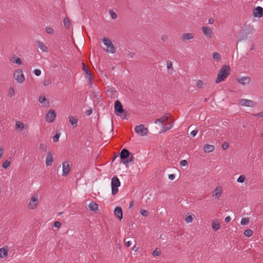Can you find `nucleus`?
<instances>
[{
  "mask_svg": "<svg viewBox=\"0 0 263 263\" xmlns=\"http://www.w3.org/2000/svg\"><path fill=\"white\" fill-rule=\"evenodd\" d=\"M246 177L243 175H240L237 179V182L240 183H242L245 181Z\"/></svg>",
  "mask_w": 263,
  "mask_h": 263,
  "instance_id": "2f4dec72",
  "label": "nucleus"
},
{
  "mask_svg": "<svg viewBox=\"0 0 263 263\" xmlns=\"http://www.w3.org/2000/svg\"><path fill=\"white\" fill-rule=\"evenodd\" d=\"M4 152V150L3 147L2 146H0V159L2 157Z\"/></svg>",
  "mask_w": 263,
  "mask_h": 263,
  "instance_id": "8fccbe9b",
  "label": "nucleus"
},
{
  "mask_svg": "<svg viewBox=\"0 0 263 263\" xmlns=\"http://www.w3.org/2000/svg\"><path fill=\"white\" fill-rule=\"evenodd\" d=\"M69 122L71 126L73 127H76L77 126L78 119L76 118L75 117L72 116H69L68 117Z\"/></svg>",
  "mask_w": 263,
  "mask_h": 263,
  "instance_id": "aec40b11",
  "label": "nucleus"
},
{
  "mask_svg": "<svg viewBox=\"0 0 263 263\" xmlns=\"http://www.w3.org/2000/svg\"><path fill=\"white\" fill-rule=\"evenodd\" d=\"M39 203V195L37 194H33L29 199L27 208L30 210L35 209Z\"/></svg>",
  "mask_w": 263,
  "mask_h": 263,
  "instance_id": "f03ea898",
  "label": "nucleus"
},
{
  "mask_svg": "<svg viewBox=\"0 0 263 263\" xmlns=\"http://www.w3.org/2000/svg\"><path fill=\"white\" fill-rule=\"evenodd\" d=\"M115 112L116 114L117 113L121 114L124 111L122 104L119 101H116L114 105Z\"/></svg>",
  "mask_w": 263,
  "mask_h": 263,
  "instance_id": "f8f14e48",
  "label": "nucleus"
},
{
  "mask_svg": "<svg viewBox=\"0 0 263 263\" xmlns=\"http://www.w3.org/2000/svg\"><path fill=\"white\" fill-rule=\"evenodd\" d=\"M161 40L163 41H165L167 40V36L166 35H164L162 36Z\"/></svg>",
  "mask_w": 263,
  "mask_h": 263,
  "instance_id": "052dcab7",
  "label": "nucleus"
},
{
  "mask_svg": "<svg viewBox=\"0 0 263 263\" xmlns=\"http://www.w3.org/2000/svg\"><path fill=\"white\" fill-rule=\"evenodd\" d=\"M187 164V161L186 160H182L180 162V165L181 166H185Z\"/></svg>",
  "mask_w": 263,
  "mask_h": 263,
  "instance_id": "de8ad7c7",
  "label": "nucleus"
},
{
  "mask_svg": "<svg viewBox=\"0 0 263 263\" xmlns=\"http://www.w3.org/2000/svg\"><path fill=\"white\" fill-rule=\"evenodd\" d=\"M39 101V102L41 104H42L43 106H47L46 104L47 99L45 96H42L40 97Z\"/></svg>",
  "mask_w": 263,
  "mask_h": 263,
  "instance_id": "cd10ccee",
  "label": "nucleus"
},
{
  "mask_svg": "<svg viewBox=\"0 0 263 263\" xmlns=\"http://www.w3.org/2000/svg\"><path fill=\"white\" fill-rule=\"evenodd\" d=\"M15 128H19L21 130H22L24 128V125L21 121H17L15 122Z\"/></svg>",
  "mask_w": 263,
  "mask_h": 263,
  "instance_id": "bb28decb",
  "label": "nucleus"
},
{
  "mask_svg": "<svg viewBox=\"0 0 263 263\" xmlns=\"http://www.w3.org/2000/svg\"><path fill=\"white\" fill-rule=\"evenodd\" d=\"M215 147L213 145L206 144L204 146V151L205 153H210L214 151Z\"/></svg>",
  "mask_w": 263,
  "mask_h": 263,
  "instance_id": "5701e85b",
  "label": "nucleus"
},
{
  "mask_svg": "<svg viewBox=\"0 0 263 263\" xmlns=\"http://www.w3.org/2000/svg\"><path fill=\"white\" fill-rule=\"evenodd\" d=\"M89 79V81L90 85L91 86L92 85V83H93L92 79V77L91 76V78L90 79Z\"/></svg>",
  "mask_w": 263,
  "mask_h": 263,
  "instance_id": "0e129e2a",
  "label": "nucleus"
},
{
  "mask_svg": "<svg viewBox=\"0 0 263 263\" xmlns=\"http://www.w3.org/2000/svg\"><path fill=\"white\" fill-rule=\"evenodd\" d=\"M134 201H132L130 203H129V208L130 209L133 207V206L134 205Z\"/></svg>",
  "mask_w": 263,
  "mask_h": 263,
  "instance_id": "680f3d73",
  "label": "nucleus"
},
{
  "mask_svg": "<svg viewBox=\"0 0 263 263\" xmlns=\"http://www.w3.org/2000/svg\"><path fill=\"white\" fill-rule=\"evenodd\" d=\"M82 64H83V69L85 72V76L86 78L90 79L91 76L90 72H89V71L88 70L87 68L86 67L84 63H83Z\"/></svg>",
  "mask_w": 263,
  "mask_h": 263,
  "instance_id": "393cba45",
  "label": "nucleus"
},
{
  "mask_svg": "<svg viewBox=\"0 0 263 263\" xmlns=\"http://www.w3.org/2000/svg\"><path fill=\"white\" fill-rule=\"evenodd\" d=\"M196 86L199 88H202L203 86V83L201 80H198L196 81Z\"/></svg>",
  "mask_w": 263,
  "mask_h": 263,
  "instance_id": "a19ab883",
  "label": "nucleus"
},
{
  "mask_svg": "<svg viewBox=\"0 0 263 263\" xmlns=\"http://www.w3.org/2000/svg\"><path fill=\"white\" fill-rule=\"evenodd\" d=\"M133 250L136 251L137 250V249L136 248V247L135 246L133 248Z\"/></svg>",
  "mask_w": 263,
  "mask_h": 263,
  "instance_id": "774afa93",
  "label": "nucleus"
},
{
  "mask_svg": "<svg viewBox=\"0 0 263 263\" xmlns=\"http://www.w3.org/2000/svg\"><path fill=\"white\" fill-rule=\"evenodd\" d=\"M132 245V241H127L125 242V246L126 247H129Z\"/></svg>",
  "mask_w": 263,
  "mask_h": 263,
  "instance_id": "bf43d9fd",
  "label": "nucleus"
},
{
  "mask_svg": "<svg viewBox=\"0 0 263 263\" xmlns=\"http://www.w3.org/2000/svg\"><path fill=\"white\" fill-rule=\"evenodd\" d=\"M253 234V231L251 229H247L244 232V235L247 237H250Z\"/></svg>",
  "mask_w": 263,
  "mask_h": 263,
  "instance_id": "473e14b6",
  "label": "nucleus"
},
{
  "mask_svg": "<svg viewBox=\"0 0 263 263\" xmlns=\"http://www.w3.org/2000/svg\"><path fill=\"white\" fill-rule=\"evenodd\" d=\"M140 214L144 217H147L148 215V212L145 210L142 209L140 210Z\"/></svg>",
  "mask_w": 263,
  "mask_h": 263,
  "instance_id": "37998d69",
  "label": "nucleus"
},
{
  "mask_svg": "<svg viewBox=\"0 0 263 263\" xmlns=\"http://www.w3.org/2000/svg\"><path fill=\"white\" fill-rule=\"evenodd\" d=\"M172 127V125H170V126H168V127H167L165 129V130H169L170 129H171Z\"/></svg>",
  "mask_w": 263,
  "mask_h": 263,
  "instance_id": "69168bd1",
  "label": "nucleus"
},
{
  "mask_svg": "<svg viewBox=\"0 0 263 263\" xmlns=\"http://www.w3.org/2000/svg\"><path fill=\"white\" fill-rule=\"evenodd\" d=\"M120 181L118 177H114L111 179V192L113 195L116 194L118 192V187L120 186Z\"/></svg>",
  "mask_w": 263,
  "mask_h": 263,
  "instance_id": "39448f33",
  "label": "nucleus"
},
{
  "mask_svg": "<svg viewBox=\"0 0 263 263\" xmlns=\"http://www.w3.org/2000/svg\"><path fill=\"white\" fill-rule=\"evenodd\" d=\"M109 13L112 19L115 20L117 18V14L113 10H109Z\"/></svg>",
  "mask_w": 263,
  "mask_h": 263,
  "instance_id": "79ce46f5",
  "label": "nucleus"
},
{
  "mask_svg": "<svg viewBox=\"0 0 263 263\" xmlns=\"http://www.w3.org/2000/svg\"><path fill=\"white\" fill-rule=\"evenodd\" d=\"M15 94V91L13 87H11L9 88V91H8V95L10 97H12L14 96Z\"/></svg>",
  "mask_w": 263,
  "mask_h": 263,
  "instance_id": "e433bc0d",
  "label": "nucleus"
},
{
  "mask_svg": "<svg viewBox=\"0 0 263 263\" xmlns=\"http://www.w3.org/2000/svg\"><path fill=\"white\" fill-rule=\"evenodd\" d=\"M203 34L208 37L211 38L213 32L211 29L209 27L204 26L202 28Z\"/></svg>",
  "mask_w": 263,
  "mask_h": 263,
  "instance_id": "2eb2a0df",
  "label": "nucleus"
},
{
  "mask_svg": "<svg viewBox=\"0 0 263 263\" xmlns=\"http://www.w3.org/2000/svg\"><path fill=\"white\" fill-rule=\"evenodd\" d=\"M254 49H255V46L253 45H252V46H251V50H254Z\"/></svg>",
  "mask_w": 263,
  "mask_h": 263,
  "instance_id": "338daca9",
  "label": "nucleus"
},
{
  "mask_svg": "<svg viewBox=\"0 0 263 263\" xmlns=\"http://www.w3.org/2000/svg\"><path fill=\"white\" fill-rule=\"evenodd\" d=\"M92 113V110L91 109H89L86 111V115L87 116H89Z\"/></svg>",
  "mask_w": 263,
  "mask_h": 263,
  "instance_id": "5fc2aeb1",
  "label": "nucleus"
},
{
  "mask_svg": "<svg viewBox=\"0 0 263 263\" xmlns=\"http://www.w3.org/2000/svg\"><path fill=\"white\" fill-rule=\"evenodd\" d=\"M40 149L44 152H47V147L46 145L44 143H41L40 145Z\"/></svg>",
  "mask_w": 263,
  "mask_h": 263,
  "instance_id": "c9c22d12",
  "label": "nucleus"
},
{
  "mask_svg": "<svg viewBox=\"0 0 263 263\" xmlns=\"http://www.w3.org/2000/svg\"><path fill=\"white\" fill-rule=\"evenodd\" d=\"M115 215L120 220L123 218L122 210L121 207L117 206L114 210Z\"/></svg>",
  "mask_w": 263,
  "mask_h": 263,
  "instance_id": "dca6fc26",
  "label": "nucleus"
},
{
  "mask_svg": "<svg viewBox=\"0 0 263 263\" xmlns=\"http://www.w3.org/2000/svg\"><path fill=\"white\" fill-rule=\"evenodd\" d=\"M10 62L17 65H22V62L21 59L17 57L16 55H14L12 57V58L10 60Z\"/></svg>",
  "mask_w": 263,
  "mask_h": 263,
  "instance_id": "4be33fe9",
  "label": "nucleus"
},
{
  "mask_svg": "<svg viewBox=\"0 0 263 263\" xmlns=\"http://www.w3.org/2000/svg\"><path fill=\"white\" fill-rule=\"evenodd\" d=\"M253 116H254L255 117H263V113L259 112L258 114H253Z\"/></svg>",
  "mask_w": 263,
  "mask_h": 263,
  "instance_id": "6e6d98bb",
  "label": "nucleus"
},
{
  "mask_svg": "<svg viewBox=\"0 0 263 263\" xmlns=\"http://www.w3.org/2000/svg\"><path fill=\"white\" fill-rule=\"evenodd\" d=\"M88 206L92 211H96L98 209V204L94 202H90Z\"/></svg>",
  "mask_w": 263,
  "mask_h": 263,
  "instance_id": "a878e982",
  "label": "nucleus"
},
{
  "mask_svg": "<svg viewBox=\"0 0 263 263\" xmlns=\"http://www.w3.org/2000/svg\"><path fill=\"white\" fill-rule=\"evenodd\" d=\"M249 222V218L248 217L247 218H242L241 219L240 224L241 226H246L247 225Z\"/></svg>",
  "mask_w": 263,
  "mask_h": 263,
  "instance_id": "c756f323",
  "label": "nucleus"
},
{
  "mask_svg": "<svg viewBox=\"0 0 263 263\" xmlns=\"http://www.w3.org/2000/svg\"><path fill=\"white\" fill-rule=\"evenodd\" d=\"M61 225V223L59 221H55L54 223V227L55 228H59Z\"/></svg>",
  "mask_w": 263,
  "mask_h": 263,
  "instance_id": "603ef678",
  "label": "nucleus"
},
{
  "mask_svg": "<svg viewBox=\"0 0 263 263\" xmlns=\"http://www.w3.org/2000/svg\"><path fill=\"white\" fill-rule=\"evenodd\" d=\"M197 133H198L197 130H193L191 132L190 135L192 137H194L196 136Z\"/></svg>",
  "mask_w": 263,
  "mask_h": 263,
  "instance_id": "09e8293b",
  "label": "nucleus"
},
{
  "mask_svg": "<svg viewBox=\"0 0 263 263\" xmlns=\"http://www.w3.org/2000/svg\"><path fill=\"white\" fill-rule=\"evenodd\" d=\"M8 247H3L0 248V257L1 258H5L8 255Z\"/></svg>",
  "mask_w": 263,
  "mask_h": 263,
  "instance_id": "412c9836",
  "label": "nucleus"
},
{
  "mask_svg": "<svg viewBox=\"0 0 263 263\" xmlns=\"http://www.w3.org/2000/svg\"><path fill=\"white\" fill-rule=\"evenodd\" d=\"M221 55L218 52H214L213 53V58L216 61H218L220 59Z\"/></svg>",
  "mask_w": 263,
  "mask_h": 263,
  "instance_id": "72a5a7b5",
  "label": "nucleus"
},
{
  "mask_svg": "<svg viewBox=\"0 0 263 263\" xmlns=\"http://www.w3.org/2000/svg\"><path fill=\"white\" fill-rule=\"evenodd\" d=\"M212 227L215 231H217L220 228L219 224L215 222L212 223Z\"/></svg>",
  "mask_w": 263,
  "mask_h": 263,
  "instance_id": "f704fd0d",
  "label": "nucleus"
},
{
  "mask_svg": "<svg viewBox=\"0 0 263 263\" xmlns=\"http://www.w3.org/2000/svg\"><path fill=\"white\" fill-rule=\"evenodd\" d=\"M60 137V133H56L55 135L53 137V141L54 142H57L59 141V138Z\"/></svg>",
  "mask_w": 263,
  "mask_h": 263,
  "instance_id": "58836bf2",
  "label": "nucleus"
},
{
  "mask_svg": "<svg viewBox=\"0 0 263 263\" xmlns=\"http://www.w3.org/2000/svg\"><path fill=\"white\" fill-rule=\"evenodd\" d=\"M222 147L223 149H227L229 147V145L228 143H224L222 145Z\"/></svg>",
  "mask_w": 263,
  "mask_h": 263,
  "instance_id": "864d4df0",
  "label": "nucleus"
},
{
  "mask_svg": "<svg viewBox=\"0 0 263 263\" xmlns=\"http://www.w3.org/2000/svg\"><path fill=\"white\" fill-rule=\"evenodd\" d=\"M13 77L16 82L18 84H22L25 81V76L22 69L15 70Z\"/></svg>",
  "mask_w": 263,
  "mask_h": 263,
  "instance_id": "20e7f679",
  "label": "nucleus"
},
{
  "mask_svg": "<svg viewBox=\"0 0 263 263\" xmlns=\"http://www.w3.org/2000/svg\"><path fill=\"white\" fill-rule=\"evenodd\" d=\"M214 23V20L213 18L209 19V23L212 24Z\"/></svg>",
  "mask_w": 263,
  "mask_h": 263,
  "instance_id": "e2e57ef3",
  "label": "nucleus"
},
{
  "mask_svg": "<svg viewBox=\"0 0 263 263\" xmlns=\"http://www.w3.org/2000/svg\"><path fill=\"white\" fill-rule=\"evenodd\" d=\"M46 31L48 34H51L53 33L54 30L52 28L47 27L46 28Z\"/></svg>",
  "mask_w": 263,
  "mask_h": 263,
  "instance_id": "a18cd8bd",
  "label": "nucleus"
},
{
  "mask_svg": "<svg viewBox=\"0 0 263 263\" xmlns=\"http://www.w3.org/2000/svg\"><path fill=\"white\" fill-rule=\"evenodd\" d=\"M263 15V8L258 6L253 10V16L255 17L260 18Z\"/></svg>",
  "mask_w": 263,
  "mask_h": 263,
  "instance_id": "9b49d317",
  "label": "nucleus"
},
{
  "mask_svg": "<svg viewBox=\"0 0 263 263\" xmlns=\"http://www.w3.org/2000/svg\"><path fill=\"white\" fill-rule=\"evenodd\" d=\"M53 161V154L50 152H47V155L46 158V165L47 166H51L52 164V162Z\"/></svg>",
  "mask_w": 263,
  "mask_h": 263,
  "instance_id": "4468645a",
  "label": "nucleus"
},
{
  "mask_svg": "<svg viewBox=\"0 0 263 263\" xmlns=\"http://www.w3.org/2000/svg\"><path fill=\"white\" fill-rule=\"evenodd\" d=\"M167 68L168 69L172 68V63L171 62H169L167 63Z\"/></svg>",
  "mask_w": 263,
  "mask_h": 263,
  "instance_id": "4d7b16f0",
  "label": "nucleus"
},
{
  "mask_svg": "<svg viewBox=\"0 0 263 263\" xmlns=\"http://www.w3.org/2000/svg\"><path fill=\"white\" fill-rule=\"evenodd\" d=\"M161 254V251L160 249H155L152 253V255L154 256H159Z\"/></svg>",
  "mask_w": 263,
  "mask_h": 263,
  "instance_id": "4c0bfd02",
  "label": "nucleus"
},
{
  "mask_svg": "<svg viewBox=\"0 0 263 263\" xmlns=\"http://www.w3.org/2000/svg\"><path fill=\"white\" fill-rule=\"evenodd\" d=\"M135 132L140 136H145L148 133V129L143 124H140L135 127Z\"/></svg>",
  "mask_w": 263,
  "mask_h": 263,
  "instance_id": "423d86ee",
  "label": "nucleus"
},
{
  "mask_svg": "<svg viewBox=\"0 0 263 263\" xmlns=\"http://www.w3.org/2000/svg\"><path fill=\"white\" fill-rule=\"evenodd\" d=\"M70 171V165L68 162H64L62 163V176H67Z\"/></svg>",
  "mask_w": 263,
  "mask_h": 263,
  "instance_id": "6e6552de",
  "label": "nucleus"
},
{
  "mask_svg": "<svg viewBox=\"0 0 263 263\" xmlns=\"http://www.w3.org/2000/svg\"><path fill=\"white\" fill-rule=\"evenodd\" d=\"M238 104L242 106L254 107L257 104L254 101L246 99H242L239 100Z\"/></svg>",
  "mask_w": 263,
  "mask_h": 263,
  "instance_id": "0eeeda50",
  "label": "nucleus"
},
{
  "mask_svg": "<svg viewBox=\"0 0 263 263\" xmlns=\"http://www.w3.org/2000/svg\"><path fill=\"white\" fill-rule=\"evenodd\" d=\"M193 216L189 215L186 217L185 220L187 223H191L193 221Z\"/></svg>",
  "mask_w": 263,
  "mask_h": 263,
  "instance_id": "c03bdc74",
  "label": "nucleus"
},
{
  "mask_svg": "<svg viewBox=\"0 0 263 263\" xmlns=\"http://www.w3.org/2000/svg\"><path fill=\"white\" fill-rule=\"evenodd\" d=\"M10 165V162L8 160H6L5 161V162H4V163H3L2 164V167L6 169L7 168H8Z\"/></svg>",
  "mask_w": 263,
  "mask_h": 263,
  "instance_id": "ea45409f",
  "label": "nucleus"
},
{
  "mask_svg": "<svg viewBox=\"0 0 263 263\" xmlns=\"http://www.w3.org/2000/svg\"><path fill=\"white\" fill-rule=\"evenodd\" d=\"M64 26L66 28H69L70 27V21L68 18L66 17L63 20Z\"/></svg>",
  "mask_w": 263,
  "mask_h": 263,
  "instance_id": "7c9ffc66",
  "label": "nucleus"
},
{
  "mask_svg": "<svg viewBox=\"0 0 263 263\" xmlns=\"http://www.w3.org/2000/svg\"><path fill=\"white\" fill-rule=\"evenodd\" d=\"M56 117V114L55 111L51 109L50 110L46 116V120L47 122L49 123L52 122L55 119Z\"/></svg>",
  "mask_w": 263,
  "mask_h": 263,
  "instance_id": "1a4fd4ad",
  "label": "nucleus"
},
{
  "mask_svg": "<svg viewBox=\"0 0 263 263\" xmlns=\"http://www.w3.org/2000/svg\"><path fill=\"white\" fill-rule=\"evenodd\" d=\"M222 189L220 186H217L213 192V197L216 199H218L221 195Z\"/></svg>",
  "mask_w": 263,
  "mask_h": 263,
  "instance_id": "a211bd4d",
  "label": "nucleus"
},
{
  "mask_svg": "<svg viewBox=\"0 0 263 263\" xmlns=\"http://www.w3.org/2000/svg\"><path fill=\"white\" fill-rule=\"evenodd\" d=\"M130 153L129 151L126 148H123L121 151L120 157L122 163H123V162H125L127 159L128 157H129Z\"/></svg>",
  "mask_w": 263,
  "mask_h": 263,
  "instance_id": "9d476101",
  "label": "nucleus"
},
{
  "mask_svg": "<svg viewBox=\"0 0 263 263\" xmlns=\"http://www.w3.org/2000/svg\"><path fill=\"white\" fill-rule=\"evenodd\" d=\"M237 82L242 85H247L251 82L249 77H241L237 79Z\"/></svg>",
  "mask_w": 263,
  "mask_h": 263,
  "instance_id": "ddd939ff",
  "label": "nucleus"
},
{
  "mask_svg": "<svg viewBox=\"0 0 263 263\" xmlns=\"http://www.w3.org/2000/svg\"><path fill=\"white\" fill-rule=\"evenodd\" d=\"M134 159L135 158L133 155L132 154V153H130L129 157H128L127 159L125 162H123V164L127 165L128 163L132 162Z\"/></svg>",
  "mask_w": 263,
  "mask_h": 263,
  "instance_id": "c85d7f7f",
  "label": "nucleus"
},
{
  "mask_svg": "<svg viewBox=\"0 0 263 263\" xmlns=\"http://www.w3.org/2000/svg\"><path fill=\"white\" fill-rule=\"evenodd\" d=\"M169 118V114H165L164 116L159 118L158 119H157L155 121V123L157 124L158 123H163L165 120Z\"/></svg>",
  "mask_w": 263,
  "mask_h": 263,
  "instance_id": "b1692460",
  "label": "nucleus"
},
{
  "mask_svg": "<svg viewBox=\"0 0 263 263\" xmlns=\"http://www.w3.org/2000/svg\"><path fill=\"white\" fill-rule=\"evenodd\" d=\"M194 34L192 33H185L182 34L181 39L182 41L186 42L194 38Z\"/></svg>",
  "mask_w": 263,
  "mask_h": 263,
  "instance_id": "f3484780",
  "label": "nucleus"
},
{
  "mask_svg": "<svg viewBox=\"0 0 263 263\" xmlns=\"http://www.w3.org/2000/svg\"><path fill=\"white\" fill-rule=\"evenodd\" d=\"M103 42L105 46H106V51L109 53H115L116 52V48L113 45L111 40L108 38L105 37L103 39Z\"/></svg>",
  "mask_w": 263,
  "mask_h": 263,
  "instance_id": "7ed1b4c3",
  "label": "nucleus"
},
{
  "mask_svg": "<svg viewBox=\"0 0 263 263\" xmlns=\"http://www.w3.org/2000/svg\"><path fill=\"white\" fill-rule=\"evenodd\" d=\"M175 176H176V175L173 174H169L168 175V179L171 180H174L175 178Z\"/></svg>",
  "mask_w": 263,
  "mask_h": 263,
  "instance_id": "3c124183",
  "label": "nucleus"
},
{
  "mask_svg": "<svg viewBox=\"0 0 263 263\" xmlns=\"http://www.w3.org/2000/svg\"><path fill=\"white\" fill-rule=\"evenodd\" d=\"M36 44L38 48L40 49L43 52H47L48 51V49L47 47L42 42L40 41H36Z\"/></svg>",
  "mask_w": 263,
  "mask_h": 263,
  "instance_id": "6ab92c4d",
  "label": "nucleus"
},
{
  "mask_svg": "<svg viewBox=\"0 0 263 263\" xmlns=\"http://www.w3.org/2000/svg\"><path fill=\"white\" fill-rule=\"evenodd\" d=\"M33 73L36 76H40L41 74V71L40 69H35L33 71Z\"/></svg>",
  "mask_w": 263,
  "mask_h": 263,
  "instance_id": "49530a36",
  "label": "nucleus"
},
{
  "mask_svg": "<svg viewBox=\"0 0 263 263\" xmlns=\"http://www.w3.org/2000/svg\"><path fill=\"white\" fill-rule=\"evenodd\" d=\"M230 70L231 68L229 65H224L222 66L218 73L215 83L218 84L227 78L230 74Z\"/></svg>",
  "mask_w": 263,
  "mask_h": 263,
  "instance_id": "f257e3e1",
  "label": "nucleus"
},
{
  "mask_svg": "<svg viewBox=\"0 0 263 263\" xmlns=\"http://www.w3.org/2000/svg\"><path fill=\"white\" fill-rule=\"evenodd\" d=\"M231 218L230 216H227L224 219V221L227 223L231 221Z\"/></svg>",
  "mask_w": 263,
  "mask_h": 263,
  "instance_id": "13d9d810",
  "label": "nucleus"
}]
</instances>
